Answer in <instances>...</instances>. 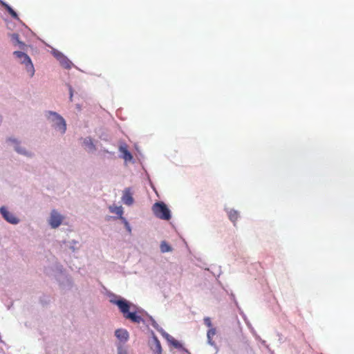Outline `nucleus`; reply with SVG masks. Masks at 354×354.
Segmentation results:
<instances>
[{
    "mask_svg": "<svg viewBox=\"0 0 354 354\" xmlns=\"http://www.w3.org/2000/svg\"><path fill=\"white\" fill-rule=\"evenodd\" d=\"M110 301L118 307L126 319L136 324H146L143 316L145 315L149 318V315L141 308L121 297H119L118 299H111Z\"/></svg>",
    "mask_w": 354,
    "mask_h": 354,
    "instance_id": "nucleus-1",
    "label": "nucleus"
},
{
    "mask_svg": "<svg viewBox=\"0 0 354 354\" xmlns=\"http://www.w3.org/2000/svg\"><path fill=\"white\" fill-rule=\"evenodd\" d=\"M6 143L19 155L23 156L29 159H32L35 157V153L28 149L23 145L22 141L15 136L8 138L6 139Z\"/></svg>",
    "mask_w": 354,
    "mask_h": 354,
    "instance_id": "nucleus-2",
    "label": "nucleus"
},
{
    "mask_svg": "<svg viewBox=\"0 0 354 354\" xmlns=\"http://www.w3.org/2000/svg\"><path fill=\"white\" fill-rule=\"evenodd\" d=\"M45 117L51 124V127L61 134L66 131V122L64 118L58 113L53 111H48L45 113Z\"/></svg>",
    "mask_w": 354,
    "mask_h": 354,
    "instance_id": "nucleus-3",
    "label": "nucleus"
},
{
    "mask_svg": "<svg viewBox=\"0 0 354 354\" xmlns=\"http://www.w3.org/2000/svg\"><path fill=\"white\" fill-rule=\"evenodd\" d=\"M151 209L155 216L160 219L169 221L171 218V211L167 205L162 201L155 203Z\"/></svg>",
    "mask_w": 354,
    "mask_h": 354,
    "instance_id": "nucleus-4",
    "label": "nucleus"
},
{
    "mask_svg": "<svg viewBox=\"0 0 354 354\" xmlns=\"http://www.w3.org/2000/svg\"><path fill=\"white\" fill-rule=\"evenodd\" d=\"M64 216L56 209H53L48 219V223L51 228L56 229L62 224Z\"/></svg>",
    "mask_w": 354,
    "mask_h": 354,
    "instance_id": "nucleus-5",
    "label": "nucleus"
},
{
    "mask_svg": "<svg viewBox=\"0 0 354 354\" xmlns=\"http://www.w3.org/2000/svg\"><path fill=\"white\" fill-rule=\"evenodd\" d=\"M0 214L2 217L9 223L12 225H17L20 220L18 218L14 213L10 212L8 208L5 206L0 207Z\"/></svg>",
    "mask_w": 354,
    "mask_h": 354,
    "instance_id": "nucleus-6",
    "label": "nucleus"
},
{
    "mask_svg": "<svg viewBox=\"0 0 354 354\" xmlns=\"http://www.w3.org/2000/svg\"><path fill=\"white\" fill-rule=\"evenodd\" d=\"M53 54L56 59L59 62L62 66L66 68H70L72 66V62L61 52L53 49Z\"/></svg>",
    "mask_w": 354,
    "mask_h": 354,
    "instance_id": "nucleus-7",
    "label": "nucleus"
},
{
    "mask_svg": "<svg viewBox=\"0 0 354 354\" xmlns=\"http://www.w3.org/2000/svg\"><path fill=\"white\" fill-rule=\"evenodd\" d=\"M122 201L124 205L128 206H131L133 204L134 199L133 198V193L130 187H127L123 190Z\"/></svg>",
    "mask_w": 354,
    "mask_h": 354,
    "instance_id": "nucleus-8",
    "label": "nucleus"
},
{
    "mask_svg": "<svg viewBox=\"0 0 354 354\" xmlns=\"http://www.w3.org/2000/svg\"><path fill=\"white\" fill-rule=\"evenodd\" d=\"M119 151L120 152V157L125 161V162H131L133 160L132 154L128 151L127 146L123 143L119 146Z\"/></svg>",
    "mask_w": 354,
    "mask_h": 354,
    "instance_id": "nucleus-9",
    "label": "nucleus"
},
{
    "mask_svg": "<svg viewBox=\"0 0 354 354\" xmlns=\"http://www.w3.org/2000/svg\"><path fill=\"white\" fill-rule=\"evenodd\" d=\"M115 335L120 341V343H125L129 340V335L128 331L124 328H119L115 331Z\"/></svg>",
    "mask_w": 354,
    "mask_h": 354,
    "instance_id": "nucleus-10",
    "label": "nucleus"
},
{
    "mask_svg": "<svg viewBox=\"0 0 354 354\" xmlns=\"http://www.w3.org/2000/svg\"><path fill=\"white\" fill-rule=\"evenodd\" d=\"M82 145L86 151L88 153H93L96 150V147L94 144L93 140L89 136L83 139Z\"/></svg>",
    "mask_w": 354,
    "mask_h": 354,
    "instance_id": "nucleus-11",
    "label": "nucleus"
},
{
    "mask_svg": "<svg viewBox=\"0 0 354 354\" xmlns=\"http://www.w3.org/2000/svg\"><path fill=\"white\" fill-rule=\"evenodd\" d=\"M11 41L15 46H17L21 50H25L26 45L19 40V35L17 33H12L10 35Z\"/></svg>",
    "mask_w": 354,
    "mask_h": 354,
    "instance_id": "nucleus-12",
    "label": "nucleus"
},
{
    "mask_svg": "<svg viewBox=\"0 0 354 354\" xmlns=\"http://www.w3.org/2000/svg\"><path fill=\"white\" fill-rule=\"evenodd\" d=\"M13 55L18 59L19 62L22 64H25L30 59L26 53L19 50L14 51Z\"/></svg>",
    "mask_w": 354,
    "mask_h": 354,
    "instance_id": "nucleus-13",
    "label": "nucleus"
},
{
    "mask_svg": "<svg viewBox=\"0 0 354 354\" xmlns=\"http://www.w3.org/2000/svg\"><path fill=\"white\" fill-rule=\"evenodd\" d=\"M63 280L59 279V285L63 289H69L72 287L71 279L66 275H62Z\"/></svg>",
    "mask_w": 354,
    "mask_h": 354,
    "instance_id": "nucleus-14",
    "label": "nucleus"
},
{
    "mask_svg": "<svg viewBox=\"0 0 354 354\" xmlns=\"http://www.w3.org/2000/svg\"><path fill=\"white\" fill-rule=\"evenodd\" d=\"M149 320L150 321V323L151 324V326L155 328L162 335L163 337H166L167 335H169V334H168L167 333H166L163 329L162 328L160 327L159 325L158 324V323L156 322V320L151 317V316H149Z\"/></svg>",
    "mask_w": 354,
    "mask_h": 354,
    "instance_id": "nucleus-15",
    "label": "nucleus"
},
{
    "mask_svg": "<svg viewBox=\"0 0 354 354\" xmlns=\"http://www.w3.org/2000/svg\"><path fill=\"white\" fill-rule=\"evenodd\" d=\"M216 334V328H209V330L207 332V343L212 346H216V344L213 341V337Z\"/></svg>",
    "mask_w": 354,
    "mask_h": 354,
    "instance_id": "nucleus-16",
    "label": "nucleus"
},
{
    "mask_svg": "<svg viewBox=\"0 0 354 354\" xmlns=\"http://www.w3.org/2000/svg\"><path fill=\"white\" fill-rule=\"evenodd\" d=\"M24 64L25 65L26 71L27 73H28L29 76L30 77H33V75H35V71L33 64L31 61V59H28V61H27Z\"/></svg>",
    "mask_w": 354,
    "mask_h": 354,
    "instance_id": "nucleus-17",
    "label": "nucleus"
},
{
    "mask_svg": "<svg viewBox=\"0 0 354 354\" xmlns=\"http://www.w3.org/2000/svg\"><path fill=\"white\" fill-rule=\"evenodd\" d=\"M226 212H227L230 220L232 222L235 223L239 216V212L236 210L232 209H226Z\"/></svg>",
    "mask_w": 354,
    "mask_h": 354,
    "instance_id": "nucleus-18",
    "label": "nucleus"
},
{
    "mask_svg": "<svg viewBox=\"0 0 354 354\" xmlns=\"http://www.w3.org/2000/svg\"><path fill=\"white\" fill-rule=\"evenodd\" d=\"M109 211L111 213L118 215L119 218H121V216H123V208L122 206H110Z\"/></svg>",
    "mask_w": 354,
    "mask_h": 354,
    "instance_id": "nucleus-19",
    "label": "nucleus"
},
{
    "mask_svg": "<svg viewBox=\"0 0 354 354\" xmlns=\"http://www.w3.org/2000/svg\"><path fill=\"white\" fill-rule=\"evenodd\" d=\"M2 6H3L8 13L15 19L19 20V17L17 12L6 2H2Z\"/></svg>",
    "mask_w": 354,
    "mask_h": 354,
    "instance_id": "nucleus-20",
    "label": "nucleus"
},
{
    "mask_svg": "<svg viewBox=\"0 0 354 354\" xmlns=\"http://www.w3.org/2000/svg\"><path fill=\"white\" fill-rule=\"evenodd\" d=\"M152 335H153V342H154V344H155L153 351L157 354H161V353H162V348H161L160 342L158 339L157 337H156L154 335V333L153 332H152Z\"/></svg>",
    "mask_w": 354,
    "mask_h": 354,
    "instance_id": "nucleus-21",
    "label": "nucleus"
},
{
    "mask_svg": "<svg viewBox=\"0 0 354 354\" xmlns=\"http://www.w3.org/2000/svg\"><path fill=\"white\" fill-rule=\"evenodd\" d=\"M160 250L162 253H165L171 252L173 249L166 241H163L160 243Z\"/></svg>",
    "mask_w": 354,
    "mask_h": 354,
    "instance_id": "nucleus-22",
    "label": "nucleus"
},
{
    "mask_svg": "<svg viewBox=\"0 0 354 354\" xmlns=\"http://www.w3.org/2000/svg\"><path fill=\"white\" fill-rule=\"evenodd\" d=\"M77 245L78 241L75 240L69 241L66 243V246L73 252L79 250V247L77 246Z\"/></svg>",
    "mask_w": 354,
    "mask_h": 354,
    "instance_id": "nucleus-23",
    "label": "nucleus"
},
{
    "mask_svg": "<svg viewBox=\"0 0 354 354\" xmlns=\"http://www.w3.org/2000/svg\"><path fill=\"white\" fill-rule=\"evenodd\" d=\"M117 352L118 354H130L128 348L120 343L117 344Z\"/></svg>",
    "mask_w": 354,
    "mask_h": 354,
    "instance_id": "nucleus-24",
    "label": "nucleus"
},
{
    "mask_svg": "<svg viewBox=\"0 0 354 354\" xmlns=\"http://www.w3.org/2000/svg\"><path fill=\"white\" fill-rule=\"evenodd\" d=\"M120 219L124 224V225L126 230L128 231V232L129 234H131V227L129 223L128 222V221L126 219V218H124V216H121V218H120Z\"/></svg>",
    "mask_w": 354,
    "mask_h": 354,
    "instance_id": "nucleus-25",
    "label": "nucleus"
},
{
    "mask_svg": "<svg viewBox=\"0 0 354 354\" xmlns=\"http://www.w3.org/2000/svg\"><path fill=\"white\" fill-rule=\"evenodd\" d=\"M203 322H204V324L206 325L208 328H213L210 317H204Z\"/></svg>",
    "mask_w": 354,
    "mask_h": 354,
    "instance_id": "nucleus-26",
    "label": "nucleus"
},
{
    "mask_svg": "<svg viewBox=\"0 0 354 354\" xmlns=\"http://www.w3.org/2000/svg\"><path fill=\"white\" fill-rule=\"evenodd\" d=\"M171 344L176 348H183V345L175 339L171 342Z\"/></svg>",
    "mask_w": 354,
    "mask_h": 354,
    "instance_id": "nucleus-27",
    "label": "nucleus"
},
{
    "mask_svg": "<svg viewBox=\"0 0 354 354\" xmlns=\"http://www.w3.org/2000/svg\"><path fill=\"white\" fill-rule=\"evenodd\" d=\"M73 91L71 86H69V99L71 101L73 100Z\"/></svg>",
    "mask_w": 354,
    "mask_h": 354,
    "instance_id": "nucleus-28",
    "label": "nucleus"
},
{
    "mask_svg": "<svg viewBox=\"0 0 354 354\" xmlns=\"http://www.w3.org/2000/svg\"><path fill=\"white\" fill-rule=\"evenodd\" d=\"M165 339H167V341L170 344H171V342L174 339V338L171 335H167V336L165 337Z\"/></svg>",
    "mask_w": 354,
    "mask_h": 354,
    "instance_id": "nucleus-29",
    "label": "nucleus"
},
{
    "mask_svg": "<svg viewBox=\"0 0 354 354\" xmlns=\"http://www.w3.org/2000/svg\"><path fill=\"white\" fill-rule=\"evenodd\" d=\"M165 339H167V341L170 344H171V342L174 339V338L171 335H167V336L165 337Z\"/></svg>",
    "mask_w": 354,
    "mask_h": 354,
    "instance_id": "nucleus-30",
    "label": "nucleus"
},
{
    "mask_svg": "<svg viewBox=\"0 0 354 354\" xmlns=\"http://www.w3.org/2000/svg\"><path fill=\"white\" fill-rule=\"evenodd\" d=\"M246 324H247L248 326L251 328L252 333L255 334V332H254L253 328H252L251 324L249 322H247Z\"/></svg>",
    "mask_w": 354,
    "mask_h": 354,
    "instance_id": "nucleus-31",
    "label": "nucleus"
},
{
    "mask_svg": "<svg viewBox=\"0 0 354 354\" xmlns=\"http://www.w3.org/2000/svg\"><path fill=\"white\" fill-rule=\"evenodd\" d=\"M102 151H103L104 152H105V153H111V154L113 153H111V152L109 151L107 149H102Z\"/></svg>",
    "mask_w": 354,
    "mask_h": 354,
    "instance_id": "nucleus-32",
    "label": "nucleus"
},
{
    "mask_svg": "<svg viewBox=\"0 0 354 354\" xmlns=\"http://www.w3.org/2000/svg\"><path fill=\"white\" fill-rule=\"evenodd\" d=\"M2 2H4L2 0H0V3L2 5Z\"/></svg>",
    "mask_w": 354,
    "mask_h": 354,
    "instance_id": "nucleus-33",
    "label": "nucleus"
}]
</instances>
